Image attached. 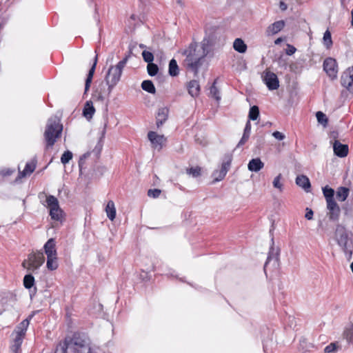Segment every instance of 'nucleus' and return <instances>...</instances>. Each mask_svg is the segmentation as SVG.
Instances as JSON below:
<instances>
[{
  "label": "nucleus",
  "instance_id": "f257e3e1",
  "mask_svg": "<svg viewBox=\"0 0 353 353\" xmlns=\"http://www.w3.org/2000/svg\"><path fill=\"white\" fill-rule=\"evenodd\" d=\"M94 353L90 338L84 334L75 333L70 340L59 343L55 353Z\"/></svg>",
  "mask_w": 353,
  "mask_h": 353
},
{
  "label": "nucleus",
  "instance_id": "f03ea898",
  "mask_svg": "<svg viewBox=\"0 0 353 353\" xmlns=\"http://www.w3.org/2000/svg\"><path fill=\"white\" fill-rule=\"evenodd\" d=\"M62 130L63 125L60 123L59 119L54 117L48 119L44 132L47 148H52L54 145L57 139L61 136Z\"/></svg>",
  "mask_w": 353,
  "mask_h": 353
},
{
  "label": "nucleus",
  "instance_id": "7ed1b4c3",
  "mask_svg": "<svg viewBox=\"0 0 353 353\" xmlns=\"http://www.w3.org/2000/svg\"><path fill=\"white\" fill-rule=\"evenodd\" d=\"M334 238L338 245L344 252L347 259L350 261L352 256V239L349 237V234L345 228L341 224L336 225Z\"/></svg>",
  "mask_w": 353,
  "mask_h": 353
},
{
  "label": "nucleus",
  "instance_id": "20e7f679",
  "mask_svg": "<svg viewBox=\"0 0 353 353\" xmlns=\"http://www.w3.org/2000/svg\"><path fill=\"white\" fill-rule=\"evenodd\" d=\"M128 60V57H125L117 65H111L108 70L105 81L107 82L108 85H110V88H114L120 81L123 70Z\"/></svg>",
  "mask_w": 353,
  "mask_h": 353
},
{
  "label": "nucleus",
  "instance_id": "39448f33",
  "mask_svg": "<svg viewBox=\"0 0 353 353\" xmlns=\"http://www.w3.org/2000/svg\"><path fill=\"white\" fill-rule=\"evenodd\" d=\"M210 51L208 41L203 40L201 43L192 42L188 48L185 50L183 54L187 57L188 53L191 54L192 58H206Z\"/></svg>",
  "mask_w": 353,
  "mask_h": 353
},
{
  "label": "nucleus",
  "instance_id": "423d86ee",
  "mask_svg": "<svg viewBox=\"0 0 353 353\" xmlns=\"http://www.w3.org/2000/svg\"><path fill=\"white\" fill-rule=\"evenodd\" d=\"M46 204L50 210V216L52 220L61 221L63 210L61 209L58 199L52 195L46 196Z\"/></svg>",
  "mask_w": 353,
  "mask_h": 353
},
{
  "label": "nucleus",
  "instance_id": "0eeeda50",
  "mask_svg": "<svg viewBox=\"0 0 353 353\" xmlns=\"http://www.w3.org/2000/svg\"><path fill=\"white\" fill-rule=\"evenodd\" d=\"M205 62V59L192 58L191 54L188 53L187 57L183 60V65L189 72H193L194 76H197L199 69Z\"/></svg>",
  "mask_w": 353,
  "mask_h": 353
},
{
  "label": "nucleus",
  "instance_id": "6e6552de",
  "mask_svg": "<svg viewBox=\"0 0 353 353\" xmlns=\"http://www.w3.org/2000/svg\"><path fill=\"white\" fill-rule=\"evenodd\" d=\"M36 312H33L28 317L21 321L14 329L12 335L15 338L23 339L25 338L27 329L30 324V321L32 319Z\"/></svg>",
  "mask_w": 353,
  "mask_h": 353
},
{
  "label": "nucleus",
  "instance_id": "1a4fd4ad",
  "mask_svg": "<svg viewBox=\"0 0 353 353\" xmlns=\"http://www.w3.org/2000/svg\"><path fill=\"white\" fill-rule=\"evenodd\" d=\"M28 261L31 266V272H35L45 261V256L43 252H32L28 255Z\"/></svg>",
  "mask_w": 353,
  "mask_h": 353
},
{
  "label": "nucleus",
  "instance_id": "9d476101",
  "mask_svg": "<svg viewBox=\"0 0 353 353\" xmlns=\"http://www.w3.org/2000/svg\"><path fill=\"white\" fill-rule=\"evenodd\" d=\"M231 161L232 158L230 156L226 157V159L221 164V169L214 171L212 174L214 176L213 183L220 181L224 179L230 169Z\"/></svg>",
  "mask_w": 353,
  "mask_h": 353
},
{
  "label": "nucleus",
  "instance_id": "9b49d317",
  "mask_svg": "<svg viewBox=\"0 0 353 353\" xmlns=\"http://www.w3.org/2000/svg\"><path fill=\"white\" fill-rule=\"evenodd\" d=\"M341 85L353 93V66L347 68L341 77Z\"/></svg>",
  "mask_w": 353,
  "mask_h": 353
},
{
  "label": "nucleus",
  "instance_id": "f8f14e48",
  "mask_svg": "<svg viewBox=\"0 0 353 353\" xmlns=\"http://www.w3.org/2000/svg\"><path fill=\"white\" fill-rule=\"evenodd\" d=\"M323 70L332 79L336 78L338 67L336 60L331 57L325 59L323 62Z\"/></svg>",
  "mask_w": 353,
  "mask_h": 353
},
{
  "label": "nucleus",
  "instance_id": "ddd939ff",
  "mask_svg": "<svg viewBox=\"0 0 353 353\" xmlns=\"http://www.w3.org/2000/svg\"><path fill=\"white\" fill-rule=\"evenodd\" d=\"M113 88H110V85H108L107 82L101 81L99 85L96 88L94 91V97L97 100L103 101L108 97Z\"/></svg>",
  "mask_w": 353,
  "mask_h": 353
},
{
  "label": "nucleus",
  "instance_id": "4468645a",
  "mask_svg": "<svg viewBox=\"0 0 353 353\" xmlns=\"http://www.w3.org/2000/svg\"><path fill=\"white\" fill-rule=\"evenodd\" d=\"M263 81L270 90H276L279 87V81L276 74L270 71H265Z\"/></svg>",
  "mask_w": 353,
  "mask_h": 353
},
{
  "label": "nucleus",
  "instance_id": "2eb2a0df",
  "mask_svg": "<svg viewBox=\"0 0 353 353\" xmlns=\"http://www.w3.org/2000/svg\"><path fill=\"white\" fill-rule=\"evenodd\" d=\"M327 216L330 221H336L339 219L341 209L336 201L327 203Z\"/></svg>",
  "mask_w": 353,
  "mask_h": 353
},
{
  "label": "nucleus",
  "instance_id": "dca6fc26",
  "mask_svg": "<svg viewBox=\"0 0 353 353\" xmlns=\"http://www.w3.org/2000/svg\"><path fill=\"white\" fill-rule=\"evenodd\" d=\"M271 263H272V265L274 267H276L279 265V250L275 249L273 247L270 248L267 260L265 263V265H264V271L265 272L266 271L268 265Z\"/></svg>",
  "mask_w": 353,
  "mask_h": 353
},
{
  "label": "nucleus",
  "instance_id": "f3484780",
  "mask_svg": "<svg viewBox=\"0 0 353 353\" xmlns=\"http://www.w3.org/2000/svg\"><path fill=\"white\" fill-rule=\"evenodd\" d=\"M333 150L336 156L343 158L348 154V145L342 144L339 141L335 140L333 143Z\"/></svg>",
  "mask_w": 353,
  "mask_h": 353
},
{
  "label": "nucleus",
  "instance_id": "a211bd4d",
  "mask_svg": "<svg viewBox=\"0 0 353 353\" xmlns=\"http://www.w3.org/2000/svg\"><path fill=\"white\" fill-rule=\"evenodd\" d=\"M148 137L154 147L159 146V149L162 148L163 143L166 141V138L163 135H159L153 131L148 132Z\"/></svg>",
  "mask_w": 353,
  "mask_h": 353
},
{
  "label": "nucleus",
  "instance_id": "6ab92c4d",
  "mask_svg": "<svg viewBox=\"0 0 353 353\" xmlns=\"http://www.w3.org/2000/svg\"><path fill=\"white\" fill-rule=\"evenodd\" d=\"M285 21L279 20L270 24L265 30L267 36H272L279 32L285 27Z\"/></svg>",
  "mask_w": 353,
  "mask_h": 353
},
{
  "label": "nucleus",
  "instance_id": "aec40b11",
  "mask_svg": "<svg viewBox=\"0 0 353 353\" xmlns=\"http://www.w3.org/2000/svg\"><path fill=\"white\" fill-rule=\"evenodd\" d=\"M168 109L165 107H163L159 109L156 119L157 125L158 128L161 126L167 120L168 116Z\"/></svg>",
  "mask_w": 353,
  "mask_h": 353
},
{
  "label": "nucleus",
  "instance_id": "412c9836",
  "mask_svg": "<svg viewBox=\"0 0 353 353\" xmlns=\"http://www.w3.org/2000/svg\"><path fill=\"white\" fill-rule=\"evenodd\" d=\"M188 93L192 97H196L200 93V85L196 80L190 81L187 85Z\"/></svg>",
  "mask_w": 353,
  "mask_h": 353
},
{
  "label": "nucleus",
  "instance_id": "4be33fe9",
  "mask_svg": "<svg viewBox=\"0 0 353 353\" xmlns=\"http://www.w3.org/2000/svg\"><path fill=\"white\" fill-rule=\"evenodd\" d=\"M264 166V163L259 158L251 159L248 165V168L251 172H257L260 171Z\"/></svg>",
  "mask_w": 353,
  "mask_h": 353
},
{
  "label": "nucleus",
  "instance_id": "5701e85b",
  "mask_svg": "<svg viewBox=\"0 0 353 353\" xmlns=\"http://www.w3.org/2000/svg\"><path fill=\"white\" fill-rule=\"evenodd\" d=\"M36 168V161H32L31 162H28L26 164L25 168L22 172H19V179H21L23 177L30 175Z\"/></svg>",
  "mask_w": 353,
  "mask_h": 353
},
{
  "label": "nucleus",
  "instance_id": "b1692460",
  "mask_svg": "<svg viewBox=\"0 0 353 353\" xmlns=\"http://www.w3.org/2000/svg\"><path fill=\"white\" fill-rule=\"evenodd\" d=\"M44 250L47 256H54L57 255L55 250V241L50 239L44 245Z\"/></svg>",
  "mask_w": 353,
  "mask_h": 353
},
{
  "label": "nucleus",
  "instance_id": "393cba45",
  "mask_svg": "<svg viewBox=\"0 0 353 353\" xmlns=\"http://www.w3.org/2000/svg\"><path fill=\"white\" fill-rule=\"evenodd\" d=\"M97 63V55H96L94 60V63L88 72V76H87V78L85 80V92H87L90 87V84H91V82H92V80L93 78V75H94V73L95 71Z\"/></svg>",
  "mask_w": 353,
  "mask_h": 353
},
{
  "label": "nucleus",
  "instance_id": "a878e982",
  "mask_svg": "<svg viewBox=\"0 0 353 353\" xmlns=\"http://www.w3.org/2000/svg\"><path fill=\"white\" fill-rule=\"evenodd\" d=\"M296 183L307 192H308L311 186L309 179L305 175L297 176L296 178Z\"/></svg>",
  "mask_w": 353,
  "mask_h": 353
},
{
  "label": "nucleus",
  "instance_id": "bb28decb",
  "mask_svg": "<svg viewBox=\"0 0 353 353\" xmlns=\"http://www.w3.org/2000/svg\"><path fill=\"white\" fill-rule=\"evenodd\" d=\"M343 336L348 343L353 344V322L345 326Z\"/></svg>",
  "mask_w": 353,
  "mask_h": 353
},
{
  "label": "nucleus",
  "instance_id": "cd10ccee",
  "mask_svg": "<svg viewBox=\"0 0 353 353\" xmlns=\"http://www.w3.org/2000/svg\"><path fill=\"white\" fill-rule=\"evenodd\" d=\"M95 112V109L93 106L92 102L90 101H88L85 103L83 110V114L87 119H90L92 118Z\"/></svg>",
  "mask_w": 353,
  "mask_h": 353
},
{
  "label": "nucleus",
  "instance_id": "c85d7f7f",
  "mask_svg": "<svg viewBox=\"0 0 353 353\" xmlns=\"http://www.w3.org/2000/svg\"><path fill=\"white\" fill-rule=\"evenodd\" d=\"M233 48L239 53H244L247 50V45L240 38H237L234 40L233 43Z\"/></svg>",
  "mask_w": 353,
  "mask_h": 353
},
{
  "label": "nucleus",
  "instance_id": "c756f323",
  "mask_svg": "<svg viewBox=\"0 0 353 353\" xmlns=\"http://www.w3.org/2000/svg\"><path fill=\"white\" fill-rule=\"evenodd\" d=\"M105 212L107 213V216L111 221H113L116 216V208L114 206V203L112 201H109L108 202L107 206L105 208Z\"/></svg>",
  "mask_w": 353,
  "mask_h": 353
},
{
  "label": "nucleus",
  "instance_id": "7c9ffc66",
  "mask_svg": "<svg viewBox=\"0 0 353 353\" xmlns=\"http://www.w3.org/2000/svg\"><path fill=\"white\" fill-rule=\"evenodd\" d=\"M168 72L171 77H176L179 74V68L174 59L170 61Z\"/></svg>",
  "mask_w": 353,
  "mask_h": 353
},
{
  "label": "nucleus",
  "instance_id": "2f4dec72",
  "mask_svg": "<svg viewBox=\"0 0 353 353\" xmlns=\"http://www.w3.org/2000/svg\"><path fill=\"white\" fill-rule=\"evenodd\" d=\"M23 339L14 337L12 344L10 346L12 353H21V345Z\"/></svg>",
  "mask_w": 353,
  "mask_h": 353
},
{
  "label": "nucleus",
  "instance_id": "473e14b6",
  "mask_svg": "<svg viewBox=\"0 0 353 353\" xmlns=\"http://www.w3.org/2000/svg\"><path fill=\"white\" fill-rule=\"evenodd\" d=\"M323 192L327 203L335 201L334 198V191L332 188L325 186L323 188Z\"/></svg>",
  "mask_w": 353,
  "mask_h": 353
},
{
  "label": "nucleus",
  "instance_id": "72a5a7b5",
  "mask_svg": "<svg viewBox=\"0 0 353 353\" xmlns=\"http://www.w3.org/2000/svg\"><path fill=\"white\" fill-rule=\"evenodd\" d=\"M349 194V189L345 187H340L336 191V198L341 201L346 200Z\"/></svg>",
  "mask_w": 353,
  "mask_h": 353
},
{
  "label": "nucleus",
  "instance_id": "f704fd0d",
  "mask_svg": "<svg viewBox=\"0 0 353 353\" xmlns=\"http://www.w3.org/2000/svg\"><path fill=\"white\" fill-rule=\"evenodd\" d=\"M141 88L143 90L150 93L154 94L156 92L155 87L150 80H145L141 83Z\"/></svg>",
  "mask_w": 353,
  "mask_h": 353
},
{
  "label": "nucleus",
  "instance_id": "c9c22d12",
  "mask_svg": "<svg viewBox=\"0 0 353 353\" xmlns=\"http://www.w3.org/2000/svg\"><path fill=\"white\" fill-rule=\"evenodd\" d=\"M323 44L326 47V48L329 49L332 46V40L330 32L327 30L324 34L323 37Z\"/></svg>",
  "mask_w": 353,
  "mask_h": 353
},
{
  "label": "nucleus",
  "instance_id": "e433bc0d",
  "mask_svg": "<svg viewBox=\"0 0 353 353\" xmlns=\"http://www.w3.org/2000/svg\"><path fill=\"white\" fill-rule=\"evenodd\" d=\"M34 284V278L31 274H26L23 278V285L27 289H30Z\"/></svg>",
  "mask_w": 353,
  "mask_h": 353
},
{
  "label": "nucleus",
  "instance_id": "4c0bfd02",
  "mask_svg": "<svg viewBox=\"0 0 353 353\" xmlns=\"http://www.w3.org/2000/svg\"><path fill=\"white\" fill-rule=\"evenodd\" d=\"M259 116V109L256 105H253L250 108L249 111V119L252 121H255Z\"/></svg>",
  "mask_w": 353,
  "mask_h": 353
},
{
  "label": "nucleus",
  "instance_id": "58836bf2",
  "mask_svg": "<svg viewBox=\"0 0 353 353\" xmlns=\"http://www.w3.org/2000/svg\"><path fill=\"white\" fill-rule=\"evenodd\" d=\"M47 268L50 270H54L57 268L58 265L56 261L57 257L54 256H47Z\"/></svg>",
  "mask_w": 353,
  "mask_h": 353
},
{
  "label": "nucleus",
  "instance_id": "ea45409f",
  "mask_svg": "<svg viewBox=\"0 0 353 353\" xmlns=\"http://www.w3.org/2000/svg\"><path fill=\"white\" fill-rule=\"evenodd\" d=\"M148 73L150 76H155L159 72L158 65L155 63H149L147 65Z\"/></svg>",
  "mask_w": 353,
  "mask_h": 353
},
{
  "label": "nucleus",
  "instance_id": "a19ab883",
  "mask_svg": "<svg viewBox=\"0 0 353 353\" xmlns=\"http://www.w3.org/2000/svg\"><path fill=\"white\" fill-rule=\"evenodd\" d=\"M201 169L200 167L199 166H196V167H194V168H188L186 170V173L188 174V175H191L192 177H198L201 175Z\"/></svg>",
  "mask_w": 353,
  "mask_h": 353
},
{
  "label": "nucleus",
  "instance_id": "79ce46f5",
  "mask_svg": "<svg viewBox=\"0 0 353 353\" xmlns=\"http://www.w3.org/2000/svg\"><path fill=\"white\" fill-rule=\"evenodd\" d=\"M210 95L214 97L216 101L221 99L219 89L216 86V81L213 83L210 89Z\"/></svg>",
  "mask_w": 353,
  "mask_h": 353
},
{
  "label": "nucleus",
  "instance_id": "37998d69",
  "mask_svg": "<svg viewBox=\"0 0 353 353\" xmlns=\"http://www.w3.org/2000/svg\"><path fill=\"white\" fill-rule=\"evenodd\" d=\"M316 117L319 123H321L323 126L327 125L328 120L326 115L323 112L321 111L317 112L316 114Z\"/></svg>",
  "mask_w": 353,
  "mask_h": 353
},
{
  "label": "nucleus",
  "instance_id": "c03bdc74",
  "mask_svg": "<svg viewBox=\"0 0 353 353\" xmlns=\"http://www.w3.org/2000/svg\"><path fill=\"white\" fill-rule=\"evenodd\" d=\"M72 153L70 151L67 150L62 154L61 157V162L63 165H65L72 159Z\"/></svg>",
  "mask_w": 353,
  "mask_h": 353
},
{
  "label": "nucleus",
  "instance_id": "a18cd8bd",
  "mask_svg": "<svg viewBox=\"0 0 353 353\" xmlns=\"http://www.w3.org/2000/svg\"><path fill=\"white\" fill-rule=\"evenodd\" d=\"M143 60L148 63H152L154 60V55L151 52L144 50L142 52Z\"/></svg>",
  "mask_w": 353,
  "mask_h": 353
},
{
  "label": "nucleus",
  "instance_id": "49530a36",
  "mask_svg": "<svg viewBox=\"0 0 353 353\" xmlns=\"http://www.w3.org/2000/svg\"><path fill=\"white\" fill-rule=\"evenodd\" d=\"M339 349V345L336 343H332L330 345H327L324 351L325 353H334L336 352Z\"/></svg>",
  "mask_w": 353,
  "mask_h": 353
},
{
  "label": "nucleus",
  "instance_id": "de8ad7c7",
  "mask_svg": "<svg viewBox=\"0 0 353 353\" xmlns=\"http://www.w3.org/2000/svg\"><path fill=\"white\" fill-rule=\"evenodd\" d=\"M281 179V174H279L278 176H276L273 181V186L275 188H278L280 190V191H282L283 184L280 182Z\"/></svg>",
  "mask_w": 353,
  "mask_h": 353
},
{
  "label": "nucleus",
  "instance_id": "09e8293b",
  "mask_svg": "<svg viewBox=\"0 0 353 353\" xmlns=\"http://www.w3.org/2000/svg\"><path fill=\"white\" fill-rule=\"evenodd\" d=\"M90 156V152H88L80 157L79 161V167L80 170L82 169L83 166L85 164V160Z\"/></svg>",
  "mask_w": 353,
  "mask_h": 353
},
{
  "label": "nucleus",
  "instance_id": "8fccbe9b",
  "mask_svg": "<svg viewBox=\"0 0 353 353\" xmlns=\"http://www.w3.org/2000/svg\"><path fill=\"white\" fill-rule=\"evenodd\" d=\"M161 192V191L159 189H150L148 191V196L152 198H158Z\"/></svg>",
  "mask_w": 353,
  "mask_h": 353
},
{
  "label": "nucleus",
  "instance_id": "3c124183",
  "mask_svg": "<svg viewBox=\"0 0 353 353\" xmlns=\"http://www.w3.org/2000/svg\"><path fill=\"white\" fill-rule=\"evenodd\" d=\"M272 136L279 141H282L285 138V134L279 131L274 132Z\"/></svg>",
  "mask_w": 353,
  "mask_h": 353
},
{
  "label": "nucleus",
  "instance_id": "603ef678",
  "mask_svg": "<svg viewBox=\"0 0 353 353\" xmlns=\"http://www.w3.org/2000/svg\"><path fill=\"white\" fill-rule=\"evenodd\" d=\"M313 215H314V212H313L312 210L309 208H307L306 213L305 214V219H307V220H312V219H313Z\"/></svg>",
  "mask_w": 353,
  "mask_h": 353
},
{
  "label": "nucleus",
  "instance_id": "864d4df0",
  "mask_svg": "<svg viewBox=\"0 0 353 353\" xmlns=\"http://www.w3.org/2000/svg\"><path fill=\"white\" fill-rule=\"evenodd\" d=\"M249 137H250L249 135L243 134L242 138L241 139V140L239 141V142L237 145V147H240V146L244 145L249 139Z\"/></svg>",
  "mask_w": 353,
  "mask_h": 353
},
{
  "label": "nucleus",
  "instance_id": "5fc2aeb1",
  "mask_svg": "<svg viewBox=\"0 0 353 353\" xmlns=\"http://www.w3.org/2000/svg\"><path fill=\"white\" fill-rule=\"evenodd\" d=\"M250 132H251V123H250V121H248L246 122V124H245V128H244L243 134L250 136Z\"/></svg>",
  "mask_w": 353,
  "mask_h": 353
},
{
  "label": "nucleus",
  "instance_id": "6e6d98bb",
  "mask_svg": "<svg viewBox=\"0 0 353 353\" xmlns=\"http://www.w3.org/2000/svg\"><path fill=\"white\" fill-rule=\"evenodd\" d=\"M296 49L291 46V45H288V49L286 50V54L288 55H292L293 54L295 53Z\"/></svg>",
  "mask_w": 353,
  "mask_h": 353
},
{
  "label": "nucleus",
  "instance_id": "4d7b16f0",
  "mask_svg": "<svg viewBox=\"0 0 353 353\" xmlns=\"http://www.w3.org/2000/svg\"><path fill=\"white\" fill-rule=\"evenodd\" d=\"M22 266L27 269L28 271H30L31 272V266L30 265V261H28V259L27 260H24L22 263Z\"/></svg>",
  "mask_w": 353,
  "mask_h": 353
},
{
  "label": "nucleus",
  "instance_id": "13d9d810",
  "mask_svg": "<svg viewBox=\"0 0 353 353\" xmlns=\"http://www.w3.org/2000/svg\"><path fill=\"white\" fill-rule=\"evenodd\" d=\"M279 8L281 10L284 11V10H287L288 6L285 2L280 1Z\"/></svg>",
  "mask_w": 353,
  "mask_h": 353
},
{
  "label": "nucleus",
  "instance_id": "bf43d9fd",
  "mask_svg": "<svg viewBox=\"0 0 353 353\" xmlns=\"http://www.w3.org/2000/svg\"><path fill=\"white\" fill-rule=\"evenodd\" d=\"M107 125H108V122L105 121L104 123V125H103V130L101 132V137H105V132H106V128H107Z\"/></svg>",
  "mask_w": 353,
  "mask_h": 353
},
{
  "label": "nucleus",
  "instance_id": "052dcab7",
  "mask_svg": "<svg viewBox=\"0 0 353 353\" xmlns=\"http://www.w3.org/2000/svg\"><path fill=\"white\" fill-rule=\"evenodd\" d=\"M13 171L12 170H6L5 172H3L1 174L3 175V176H9V175H11L12 174Z\"/></svg>",
  "mask_w": 353,
  "mask_h": 353
},
{
  "label": "nucleus",
  "instance_id": "680f3d73",
  "mask_svg": "<svg viewBox=\"0 0 353 353\" xmlns=\"http://www.w3.org/2000/svg\"><path fill=\"white\" fill-rule=\"evenodd\" d=\"M283 41V39L281 37H279V38H277L275 41H274V43L276 45H279L280 44L281 42Z\"/></svg>",
  "mask_w": 353,
  "mask_h": 353
},
{
  "label": "nucleus",
  "instance_id": "e2e57ef3",
  "mask_svg": "<svg viewBox=\"0 0 353 353\" xmlns=\"http://www.w3.org/2000/svg\"><path fill=\"white\" fill-rule=\"evenodd\" d=\"M155 268L154 266H152L150 268H147V270L148 271H154Z\"/></svg>",
  "mask_w": 353,
  "mask_h": 353
},
{
  "label": "nucleus",
  "instance_id": "0e129e2a",
  "mask_svg": "<svg viewBox=\"0 0 353 353\" xmlns=\"http://www.w3.org/2000/svg\"><path fill=\"white\" fill-rule=\"evenodd\" d=\"M177 3L180 4V5H182L183 4V1L182 0H177Z\"/></svg>",
  "mask_w": 353,
  "mask_h": 353
},
{
  "label": "nucleus",
  "instance_id": "69168bd1",
  "mask_svg": "<svg viewBox=\"0 0 353 353\" xmlns=\"http://www.w3.org/2000/svg\"><path fill=\"white\" fill-rule=\"evenodd\" d=\"M145 47V45H143V44H140V45H139V48H144Z\"/></svg>",
  "mask_w": 353,
  "mask_h": 353
},
{
  "label": "nucleus",
  "instance_id": "338daca9",
  "mask_svg": "<svg viewBox=\"0 0 353 353\" xmlns=\"http://www.w3.org/2000/svg\"><path fill=\"white\" fill-rule=\"evenodd\" d=\"M319 227H322V228H323L322 223H319Z\"/></svg>",
  "mask_w": 353,
  "mask_h": 353
},
{
  "label": "nucleus",
  "instance_id": "774afa93",
  "mask_svg": "<svg viewBox=\"0 0 353 353\" xmlns=\"http://www.w3.org/2000/svg\"><path fill=\"white\" fill-rule=\"evenodd\" d=\"M263 349H264V351H265V345H263Z\"/></svg>",
  "mask_w": 353,
  "mask_h": 353
}]
</instances>
